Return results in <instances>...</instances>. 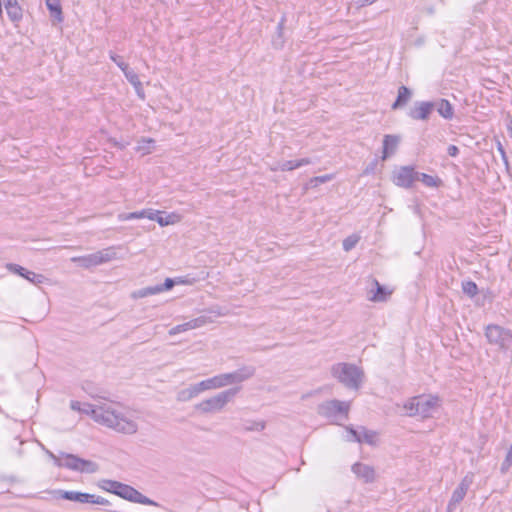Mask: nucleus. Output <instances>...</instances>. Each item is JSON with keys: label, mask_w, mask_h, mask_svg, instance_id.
<instances>
[{"label": "nucleus", "mask_w": 512, "mask_h": 512, "mask_svg": "<svg viewBox=\"0 0 512 512\" xmlns=\"http://www.w3.org/2000/svg\"><path fill=\"white\" fill-rule=\"evenodd\" d=\"M95 416L96 423L119 434L134 435L139 430V413L119 403H101Z\"/></svg>", "instance_id": "obj_1"}, {"label": "nucleus", "mask_w": 512, "mask_h": 512, "mask_svg": "<svg viewBox=\"0 0 512 512\" xmlns=\"http://www.w3.org/2000/svg\"><path fill=\"white\" fill-rule=\"evenodd\" d=\"M441 406V399L438 396L424 394L408 399L404 404V409L410 417H420L427 419L433 417Z\"/></svg>", "instance_id": "obj_2"}, {"label": "nucleus", "mask_w": 512, "mask_h": 512, "mask_svg": "<svg viewBox=\"0 0 512 512\" xmlns=\"http://www.w3.org/2000/svg\"><path fill=\"white\" fill-rule=\"evenodd\" d=\"M332 376L348 389L358 390L364 380L362 368L351 363H336L331 367Z\"/></svg>", "instance_id": "obj_3"}, {"label": "nucleus", "mask_w": 512, "mask_h": 512, "mask_svg": "<svg viewBox=\"0 0 512 512\" xmlns=\"http://www.w3.org/2000/svg\"><path fill=\"white\" fill-rule=\"evenodd\" d=\"M101 488L110 493L116 494L119 497L128 500L130 502L149 505V506H157V503L150 498L146 497L138 490L129 486L127 484H123L114 480H103L101 483Z\"/></svg>", "instance_id": "obj_4"}, {"label": "nucleus", "mask_w": 512, "mask_h": 512, "mask_svg": "<svg viewBox=\"0 0 512 512\" xmlns=\"http://www.w3.org/2000/svg\"><path fill=\"white\" fill-rule=\"evenodd\" d=\"M50 456L56 466L64 467L80 473L92 474L97 472L99 469L96 462L82 459L74 454L60 453L58 456L54 454H50Z\"/></svg>", "instance_id": "obj_5"}, {"label": "nucleus", "mask_w": 512, "mask_h": 512, "mask_svg": "<svg viewBox=\"0 0 512 512\" xmlns=\"http://www.w3.org/2000/svg\"><path fill=\"white\" fill-rule=\"evenodd\" d=\"M255 374V368L251 366L242 367L231 373H223L209 378L212 390L241 383Z\"/></svg>", "instance_id": "obj_6"}, {"label": "nucleus", "mask_w": 512, "mask_h": 512, "mask_svg": "<svg viewBox=\"0 0 512 512\" xmlns=\"http://www.w3.org/2000/svg\"><path fill=\"white\" fill-rule=\"evenodd\" d=\"M236 389H228L214 396L202 400L195 405V409L202 414H212L222 411L228 402L235 396Z\"/></svg>", "instance_id": "obj_7"}, {"label": "nucleus", "mask_w": 512, "mask_h": 512, "mask_svg": "<svg viewBox=\"0 0 512 512\" xmlns=\"http://www.w3.org/2000/svg\"><path fill=\"white\" fill-rule=\"evenodd\" d=\"M349 410L350 402L336 399L325 401L317 407V413L332 422H336L341 417L347 419Z\"/></svg>", "instance_id": "obj_8"}, {"label": "nucleus", "mask_w": 512, "mask_h": 512, "mask_svg": "<svg viewBox=\"0 0 512 512\" xmlns=\"http://www.w3.org/2000/svg\"><path fill=\"white\" fill-rule=\"evenodd\" d=\"M485 337L488 343L498 350H507L512 346V334L510 330L499 325L490 324L485 329Z\"/></svg>", "instance_id": "obj_9"}, {"label": "nucleus", "mask_w": 512, "mask_h": 512, "mask_svg": "<svg viewBox=\"0 0 512 512\" xmlns=\"http://www.w3.org/2000/svg\"><path fill=\"white\" fill-rule=\"evenodd\" d=\"M418 179V172L413 166H401L396 168L392 174L393 183L405 189L411 188Z\"/></svg>", "instance_id": "obj_10"}, {"label": "nucleus", "mask_w": 512, "mask_h": 512, "mask_svg": "<svg viewBox=\"0 0 512 512\" xmlns=\"http://www.w3.org/2000/svg\"><path fill=\"white\" fill-rule=\"evenodd\" d=\"M60 497L78 503H91L97 505H107L108 501L94 494L77 492V491H60Z\"/></svg>", "instance_id": "obj_11"}, {"label": "nucleus", "mask_w": 512, "mask_h": 512, "mask_svg": "<svg viewBox=\"0 0 512 512\" xmlns=\"http://www.w3.org/2000/svg\"><path fill=\"white\" fill-rule=\"evenodd\" d=\"M473 483V475L467 474L453 491L451 499L447 505L448 512H452L456 506L465 498L467 491Z\"/></svg>", "instance_id": "obj_12"}, {"label": "nucleus", "mask_w": 512, "mask_h": 512, "mask_svg": "<svg viewBox=\"0 0 512 512\" xmlns=\"http://www.w3.org/2000/svg\"><path fill=\"white\" fill-rule=\"evenodd\" d=\"M372 288L367 292V298L371 302H385L392 294V290L382 286L378 280H372Z\"/></svg>", "instance_id": "obj_13"}, {"label": "nucleus", "mask_w": 512, "mask_h": 512, "mask_svg": "<svg viewBox=\"0 0 512 512\" xmlns=\"http://www.w3.org/2000/svg\"><path fill=\"white\" fill-rule=\"evenodd\" d=\"M351 469L356 477L364 483H372L376 479L375 469L368 464L357 462L352 465Z\"/></svg>", "instance_id": "obj_14"}, {"label": "nucleus", "mask_w": 512, "mask_h": 512, "mask_svg": "<svg viewBox=\"0 0 512 512\" xmlns=\"http://www.w3.org/2000/svg\"><path fill=\"white\" fill-rule=\"evenodd\" d=\"M119 247L116 246H110L107 248H104L102 250L96 251L95 253H92V259L95 266L108 263L110 261L119 259L117 250Z\"/></svg>", "instance_id": "obj_15"}, {"label": "nucleus", "mask_w": 512, "mask_h": 512, "mask_svg": "<svg viewBox=\"0 0 512 512\" xmlns=\"http://www.w3.org/2000/svg\"><path fill=\"white\" fill-rule=\"evenodd\" d=\"M209 322H210V320L208 317L200 316V317L192 319L186 323H183V324H180V325H177V326L171 328L169 330V335L174 336L176 334L183 333L188 330L197 329V328H200V327L206 325Z\"/></svg>", "instance_id": "obj_16"}, {"label": "nucleus", "mask_w": 512, "mask_h": 512, "mask_svg": "<svg viewBox=\"0 0 512 512\" xmlns=\"http://www.w3.org/2000/svg\"><path fill=\"white\" fill-rule=\"evenodd\" d=\"M434 108V102H419L410 110L409 116L414 120H427Z\"/></svg>", "instance_id": "obj_17"}, {"label": "nucleus", "mask_w": 512, "mask_h": 512, "mask_svg": "<svg viewBox=\"0 0 512 512\" xmlns=\"http://www.w3.org/2000/svg\"><path fill=\"white\" fill-rule=\"evenodd\" d=\"M401 137L399 135L387 134L383 138L382 160H386L395 152L399 146Z\"/></svg>", "instance_id": "obj_18"}, {"label": "nucleus", "mask_w": 512, "mask_h": 512, "mask_svg": "<svg viewBox=\"0 0 512 512\" xmlns=\"http://www.w3.org/2000/svg\"><path fill=\"white\" fill-rule=\"evenodd\" d=\"M309 164H311V160L309 158H302L299 160H288V161H284L278 165L271 166L270 170L273 172H275V171H292L299 167L309 165Z\"/></svg>", "instance_id": "obj_19"}, {"label": "nucleus", "mask_w": 512, "mask_h": 512, "mask_svg": "<svg viewBox=\"0 0 512 512\" xmlns=\"http://www.w3.org/2000/svg\"><path fill=\"white\" fill-rule=\"evenodd\" d=\"M70 408L74 411L81 412L86 415H90L96 422V412L101 410V404L92 405L89 403H81L79 401H71Z\"/></svg>", "instance_id": "obj_20"}, {"label": "nucleus", "mask_w": 512, "mask_h": 512, "mask_svg": "<svg viewBox=\"0 0 512 512\" xmlns=\"http://www.w3.org/2000/svg\"><path fill=\"white\" fill-rule=\"evenodd\" d=\"M411 91L406 86H400L398 89V96L396 101L392 104V109L396 110L405 106L411 99Z\"/></svg>", "instance_id": "obj_21"}, {"label": "nucleus", "mask_w": 512, "mask_h": 512, "mask_svg": "<svg viewBox=\"0 0 512 512\" xmlns=\"http://www.w3.org/2000/svg\"><path fill=\"white\" fill-rule=\"evenodd\" d=\"M5 8L12 21L15 22L22 18V10L18 5L17 0H6Z\"/></svg>", "instance_id": "obj_22"}, {"label": "nucleus", "mask_w": 512, "mask_h": 512, "mask_svg": "<svg viewBox=\"0 0 512 512\" xmlns=\"http://www.w3.org/2000/svg\"><path fill=\"white\" fill-rule=\"evenodd\" d=\"M438 113L445 119H451L454 115V110L450 102L446 99H441L434 103Z\"/></svg>", "instance_id": "obj_23"}, {"label": "nucleus", "mask_w": 512, "mask_h": 512, "mask_svg": "<svg viewBox=\"0 0 512 512\" xmlns=\"http://www.w3.org/2000/svg\"><path fill=\"white\" fill-rule=\"evenodd\" d=\"M46 6L57 22L63 21L60 0H46Z\"/></svg>", "instance_id": "obj_24"}, {"label": "nucleus", "mask_w": 512, "mask_h": 512, "mask_svg": "<svg viewBox=\"0 0 512 512\" xmlns=\"http://www.w3.org/2000/svg\"><path fill=\"white\" fill-rule=\"evenodd\" d=\"M182 216L177 212H171L167 214L166 216H162L160 214L159 218L157 219V223L162 226H169V225H175L179 222H181Z\"/></svg>", "instance_id": "obj_25"}, {"label": "nucleus", "mask_w": 512, "mask_h": 512, "mask_svg": "<svg viewBox=\"0 0 512 512\" xmlns=\"http://www.w3.org/2000/svg\"><path fill=\"white\" fill-rule=\"evenodd\" d=\"M197 396H198V393H197L194 385L192 384V385L178 391L176 399L179 402H188Z\"/></svg>", "instance_id": "obj_26"}, {"label": "nucleus", "mask_w": 512, "mask_h": 512, "mask_svg": "<svg viewBox=\"0 0 512 512\" xmlns=\"http://www.w3.org/2000/svg\"><path fill=\"white\" fill-rule=\"evenodd\" d=\"M159 293H161V288H158L156 285V286L144 287L139 290H136V291L132 292L131 297L133 299H139V298H145V297H148L151 295H156Z\"/></svg>", "instance_id": "obj_27"}, {"label": "nucleus", "mask_w": 512, "mask_h": 512, "mask_svg": "<svg viewBox=\"0 0 512 512\" xmlns=\"http://www.w3.org/2000/svg\"><path fill=\"white\" fill-rule=\"evenodd\" d=\"M154 142L152 138H142L138 141L135 149L142 155H147L152 152Z\"/></svg>", "instance_id": "obj_28"}, {"label": "nucleus", "mask_w": 512, "mask_h": 512, "mask_svg": "<svg viewBox=\"0 0 512 512\" xmlns=\"http://www.w3.org/2000/svg\"><path fill=\"white\" fill-rule=\"evenodd\" d=\"M427 187H439L441 180L438 177H434L425 173H418V179Z\"/></svg>", "instance_id": "obj_29"}, {"label": "nucleus", "mask_w": 512, "mask_h": 512, "mask_svg": "<svg viewBox=\"0 0 512 512\" xmlns=\"http://www.w3.org/2000/svg\"><path fill=\"white\" fill-rule=\"evenodd\" d=\"M360 443L364 442L370 445H374L377 440V434L373 431L367 430L364 427L360 428Z\"/></svg>", "instance_id": "obj_30"}, {"label": "nucleus", "mask_w": 512, "mask_h": 512, "mask_svg": "<svg viewBox=\"0 0 512 512\" xmlns=\"http://www.w3.org/2000/svg\"><path fill=\"white\" fill-rule=\"evenodd\" d=\"M71 261L78 263L80 267L85 269H89L95 266L91 254L85 256L72 257Z\"/></svg>", "instance_id": "obj_31"}, {"label": "nucleus", "mask_w": 512, "mask_h": 512, "mask_svg": "<svg viewBox=\"0 0 512 512\" xmlns=\"http://www.w3.org/2000/svg\"><path fill=\"white\" fill-rule=\"evenodd\" d=\"M24 278L26 280H28L30 283L35 284V285L42 284L47 280L44 275L37 274V273H35L33 271H29V270L25 273Z\"/></svg>", "instance_id": "obj_32"}, {"label": "nucleus", "mask_w": 512, "mask_h": 512, "mask_svg": "<svg viewBox=\"0 0 512 512\" xmlns=\"http://www.w3.org/2000/svg\"><path fill=\"white\" fill-rule=\"evenodd\" d=\"M175 283H178V284H188L189 282L186 281V280H182L180 278L177 279L176 281L171 279V278H166L164 284L157 285V287L161 288V292H163V291L172 289L173 286L175 285Z\"/></svg>", "instance_id": "obj_33"}, {"label": "nucleus", "mask_w": 512, "mask_h": 512, "mask_svg": "<svg viewBox=\"0 0 512 512\" xmlns=\"http://www.w3.org/2000/svg\"><path fill=\"white\" fill-rule=\"evenodd\" d=\"M512 466V444L510 445L504 461L501 464V473L505 474Z\"/></svg>", "instance_id": "obj_34"}, {"label": "nucleus", "mask_w": 512, "mask_h": 512, "mask_svg": "<svg viewBox=\"0 0 512 512\" xmlns=\"http://www.w3.org/2000/svg\"><path fill=\"white\" fill-rule=\"evenodd\" d=\"M118 219L120 221H129V220H134V219H143V213H142V210L141 211L130 212V213H120L118 215Z\"/></svg>", "instance_id": "obj_35"}, {"label": "nucleus", "mask_w": 512, "mask_h": 512, "mask_svg": "<svg viewBox=\"0 0 512 512\" xmlns=\"http://www.w3.org/2000/svg\"><path fill=\"white\" fill-rule=\"evenodd\" d=\"M462 288L465 294L470 297H473L477 294L478 288L477 285L472 281H467L462 284Z\"/></svg>", "instance_id": "obj_36"}, {"label": "nucleus", "mask_w": 512, "mask_h": 512, "mask_svg": "<svg viewBox=\"0 0 512 512\" xmlns=\"http://www.w3.org/2000/svg\"><path fill=\"white\" fill-rule=\"evenodd\" d=\"M358 241H359V237L357 235H351V236L347 237L343 241V249L345 251H350L351 249H353L356 246Z\"/></svg>", "instance_id": "obj_37"}, {"label": "nucleus", "mask_w": 512, "mask_h": 512, "mask_svg": "<svg viewBox=\"0 0 512 512\" xmlns=\"http://www.w3.org/2000/svg\"><path fill=\"white\" fill-rule=\"evenodd\" d=\"M346 430L348 432L346 440L349 442H359L360 443V428L358 430L353 429L352 427L347 426Z\"/></svg>", "instance_id": "obj_38"}, {"label": "nucleus", "mask_w": 512, "mask_h": 512, "mask_svg": "<svg viewBox=\"0 0 512 512\" xmlns=\"http://www.w3.org/2000/svg\"><path fill=\"white\" fill-rule=\"evenodd\" d=\"M123 73L132 86L141 82L137 73L129 67Z\"/></svg>", "instance_id": "obj_39"}, {"label": "nucleus", "mask_w": 512, "mask_h": 512, "mask_svg": "<svg viewBox=\"0 0 512 512\" xmlns=\"http://www.w3.org/2000/svg\"><path fill=\"white\" fill-rule=\"evenodd\" d=\"M6 268L12 272V273H15L21 277L24 278V275L25 273L28 271L27 269H25L24 267L18 265V264H14V263H7L6 264Z\"/></svg>", "instance_id": "obj_40"}, {"label": "nucleus", "mask_w": 512, "mask_h": 512, "mask_svg": "<svg viewBox=\"0 0 512 512\" xmlns=\"http://www.w3.org/2000/svg\"><path fill=\"white\" fill-rule=\"evenodd\" d=\"M198 395L205 392V391H210L212 390L211 388V385H210V381H209V378L208 379H205V380H202L198 383H195L193 384Z\"/></svg>", "instance_id": "obj_41"}, {"label": "nucleus", "mask_w": 512, "mask_h": 512, "mask_svg": "<svg viewBox=\"0 0 512 512\" xmlns=\"http://www.w3.org/2000/svg\"><path fill=\"white\" fill-rule=\"evenodd\" d=\"M142 213H143V218H147L149 220L156 221V222H157V219L159 218L160 214H162L161 211L153 210V209H143Z\"/></svg>", "instance_id": "obj_42"}, {"label": "nucleus", "mask_w": 512, "mask_h": 512, "mask_svg": "<svg viewBox=\"0 0 512 512\" xmlns=\"http://www.w3.org/2000/svg\"><path fill=\"white\" fill-rule=\"evenodd\" d=\"M334 179V175L333 174H326V175H322V176H316V177H313L309 180V184H313V182H319V184H323V183H326V182H329L331 180Z\"/></svg>", "instance_id": "obj_43"}, {"label": "nucleus", "mask_w": 512, "mask_h": 512, "mask_svg": "<svg viewBox=\"0 0 512 512\" xmlns=\"http://www.w3.org/2000/svg\"><path fill=\"white\" fill-rule=\"evenodd\" d=\"M110 58L112 61L116 63V65L123 71L127 70L129 65L125 63L120 56L115 55L114 53L110 54Z\"/></svg>", "instance_id": "obj_44"}, {"label": "nucleus", "mask_w": 512, "mask_h": 512, "mask_svg": "<svg viewBox=\"0 0 512 512\" xmlns=\"http://www.w3.org/2000/svg\"><path fill=\"white\" fill-rule=\"evenodd\" d=\"M496 144H497V150L500 153L501 158H502L504 164L506 166H508V158H507V155H506V152H505V149H504L502 143L499 140H497Z\"/></svg>", "instance_id": "obj_45"}, {"label": "nucleus", "mask_w": 512, "mask_h": 512, "mask_svg": "<svg viewBox=\"0 0 512 512\" xmlns=\"http://www.w3.org/2000/svg\"><path fill=\"white\" fill-rule=\"evenodd\" d=\"M134 89H135V92L136 94L138 95L139 98H141L142 100L145 99V93H144V89H143V86H142V83H138L136 85H133Z\"/></svg>", "instance_id": "obj_46"}, {"label": "nucleus", "mask_w": 512, "mask_h": 512, "mask_svg": "<svg viewBox=\"0 0 512 512\" xmlns=\"http://www.w3.org/2000/svg\"><path fill=\"white\" fill-rule=\"evenodd\" d=\"M265 428L264 422H255L252 426L247 427V430L262 431Z\"/></svg>", "instance_id": "obj_47"}, {"label": "nucleus", "mask_w": 512, "mask_h": 512, "mask_svg": "<svg viewBox=\"0 0 512 512\" xmlns=\"http://www.w3.org/2000/svg\"><path fill=\"white\" fill-rule=\"evenodd\" d=\"M458 152H459V149H458V147H457V146H455V145H450V146L448 147V154H449L451 157H455V156H457Z\"/></svg>", "instance_id": "obj_48"}, {"label": "nucleus", "mask_w": 512, "mask_h": 512, "mask_svg": "<svg viewBox=\"0 0 512 512\" xmlns=\"http://www.w3.org/2000/svg\"><path fill=\"white\" fill-rule=\"evenodd\" d=\"M377 0H357L358 4L360 6H366V5H370L374 2H376Z\"/></svg>", "instance_id": "obj_49"}, {"label": "nucleus", "mask_w": 512, "mask_h": 512, "mask_svg": "<svg viewBox=\"0 0 512 512\" xmlns=\"http://www.w3.org/2000/svg\"><path fill=\"white\" fill-rule=\"evenodd\" d=\"M308 185H309L310 187L314 188V187H317V186L319 185V182H313V184H309V183H308Z\"/></svg>", "instance_id": "obj_50"}]
</instances>
